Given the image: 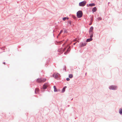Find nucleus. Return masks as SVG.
Returning <instances> with one entry per match:
<instances>
[{"label": "nucleus", "mask_w": 122, "mask_h": 122, "mask_svg": "<svg viewBox=\"0 0 122 122\" xmlns=\"http://www.w3.org/2000/svg\"><path fill=\"white\" fill-rule=\"evenodd\" d=\"M39 91V89L38 88H36L35 89V93L37 94L38 93Z\"/></svg>", "instance_id": "10"}, {"label": "nucleus", "mask_w": 122, "mask_h": 122, "mask_svg": "<svg viewBox=\"0 0 122 122\" xmlns=\"http://www.w3.org/2000/svg\"><path fill=\"white\" fill-rule=\"evenodd\" d=\"M63 31L62 30H61V31H60V33H62Z\"/></svg>", "instance_id": "24"}, {"label": "nucleus", "mask_w": 122, "mask_h": 122, "mask_svg": "<svg viewBox=\"0 0 122 122\" xmlns=\"http://www.w3.org/2000/svg\"><path fill=\"white\" fill-rule=\"evenodd\" d=\"M83 13L81 11H79L77 13V18H81L82 16Z\"/></svg>", "instance_id": "2"}, {"label": "nucleus", "mask_w": 122, "mask_h": 122, "mask_svg": "<svg viewBox=\"0 0 122 122\" xmlns=\"http://www.w3.org/2000/svg\"><path fill=\"white\" fill-rule=\"evenodd\" d=\"M76 39L75 40H74V41H76Z\"/></svg>", "instance_id": "28"}, {"label": "nucleus", "mask_w": 122, "mask_h": 122, "mask_svg": "<svg viewBox=\"0 0 122 122\" xmlns=\"http://www.w3.org/2000/svg\"><path fill=\"white\" fill-rule=\"evenodd\" d=\"M62 41H61L59 42V44H61V42H62Z\"/></svg>", "instance_id": "22"}, {"label": "nucleus", "mask_w": 122, "mask_h": 122, "mask_svg": "<svg viewBox=\"0 0 122 122\" xmlns=\"http://www.w3.org/2000/svg\"><path fill=\"white\" fill-rule=\"evenodd\" d=\"M71 22L70 21H69L68 22V23L70 25H71Z\"/></svg>", "instance_id": "18"}, {"label": "nucleus", "mask_w": 122, "mask_h": 122, "mask_svg": "<svg viewBox=\"0 0 122 122\" xmlns=\"http://www.w3.org/2000/svg\"><path fill=\"white\" fill-rule=\"evenodd\" d=\"M70 46H69V48H68L66 52H65L64 53V54H66L67 53H68V52H69L70 51Z\"/></svg>", "instance_id": "7"}, {"label": "nucleus", "mask_w": 122, "mask_h": 122, "mask_svg": "<svg viewBox=\"0 0 122 122\" xmlns=\"http://www.w3.org/2000/svg\"><path fill=\"white\" fill-rule=\"evenodd\" d=\"M66 88V86H65L62 89V92L63 93L65 91V89Z\"/></svg>", "instance_id": "15"}, {"label": "nucleus", "mask_w": 122, "mask_h": 122, "mask_svg": "<svg viewBox=\"0 0 122 122\" xmlns=\"http://www.w3.org/2000/svg\"><path fill=\"white\" fill-rule=\"evenodd\" d=\"M95 5V4H94V3H92V4H89L88 5H88H87V6H94Z\"/></svg>", "instance_id": "8"}, {"label": "nucleus", "mask_w": 122, "mask_h": 122, "mask_svg": "<svg viewBox=\"0 0 122 122\" xmlns=\"http://www.w3.org/2000/svg\"><path fill=\"white\" fill-rule=\"evenodd\" d=\"M68 18H67V19H68Z\"/></svg>", "instance_id": "31"}, {"label": "nucleus", "mask_w": 122, "mask_h": 122, "mask_svg": "<svg viewBox=\"0 0 122 122\" xmlns=\"http://www.w3.org/2000/svg\"><path fill=\"white\" fill-rule=\"evenodd\" d=\"M97 9L96 7H94L92 9V11L93 12H95L96 11Z\"/></svg>", "instance_id": "11"}, {"label": "nucleus", "mask_w": 122, "mask_h": 122, "mask_svg": "<svg viewBox=\"0 0 122 122\" xmlns=\"http://www.w3.org/2000/svg\"><path fill=\"white\" fill-rule=\"evenodd\" d=\"M91 23L89 24V25H91L92 24V19L91 20Z\"/></svg>", "instance_id": "23"}, {"label": "nucleus", "mask_w": 122, "mask_h": 122, "mask_svg": "<svg viewBox=\"0 0 122 122\" xmlns=\"http://www.w3.org/2000/svg\"><path fill=\"white\" fill-rule=\"evenodd\" d=\"M102 19L101 18V17H99L98 18V20H101Z\"/></svg>", "instance_id": "19"}, {"label": "nucleus", "mask_w": 122, "mask_h": 122, "mask_svg": "<svg viewBox=\"0 0 122 122\" xmlns=\"http://www.w3.org/2000/svg\"><path fill=\"white\" fill-rule=\"evenodd\" d=\"M86 43H82L81 45V47H82L85 46L86 45Z\"/></svg>", "instance_id": "13"}, {"label": "nucleus", "mask_w": 122, "mask_h": 122, "mask_svg": "<svg viewBox=\"0 0 122 122\" xmlns=\"http://www.w3.org/2000/svg\"><path fill=\"white\" fill-rule=\"evenodd\" d=\"M66 49V48H65L64 49L63 51H64Z\"/></svg>", "instance_id": "25"}, {"label": "nucleus", "mask_w": 122, "mask_h": 122, "mask_svg": "<svg viewBox=\"0 0 122 122\" xmlns=\"http://www.w3.org/2000/svg\"><path fill=\"white\" fill-rule=\"evenodd\" d=\"M46 80V79L45 78H39L37 79L36 82L38 83H41L45 82Z\"/></svg>", "instance_id": "3"}, {"label": "nucleus", "mask_w": 122, "mask_h": 122, "mask_svg": "<svg viewBox=\"0 0 122 122\" xmlns=\"http://www.w3.org/2000/svg\"><path fill=\"white\" fill-rule=\"evenodd\" d=\"M66 19V17H64L63 18V20H65Z\"/></svg>", "instance_id": "20"}, {"label": "nucleus", "mask_w": 122, "mask_h": 122, "mask_svg": "<svg viewBox=\"0 0 122 122\" xmlns=\"http://www.w3.org/2000/svg\"><path fill=\"white\" fill-rule=\"evenodd\" d=\"M54 91L55 92H57V89L56 88V87L55 86H54Z\"/></svg>", "instance_id": "14"}, {"label": "nucleus", "mask_w": 122, "mask_h": 122, "mask_svg": "<svg viewBox=\"0 0 122 122\" xmlns=\"http://www.w3.org/2000/svg\"><path fill=\"white\" fill-rule=\"evenodd\" d=\"M119 113L121 114H122V109L121 108H120L119 109Z\"/></svg>", "instance_id": "16"}, {"label": "nucleus", "mask_w": 122, "mask_h": 122, "mask_svg": "<svg viewBox=\"0 0 122 122\" xmlns=\"http://www.w3.org/2000/svg\"><path fill=\"white\" fill-rule=\"evenodd\" d=\"M61 33H60H60L59 34L58 36H59V35H60Z\"/></svg>", "instance_id": "26"}, {"label": "nucleus", "mask_w": 122, "mask_h": 122, "mask_svg": "<svg viewBox=\"0 0 122 122\" xmlns=\"http://www.w3.org/2000/svg\"><path fill=\"white\" fill-rule=\"evenodd\" d=\"M66 80L67 81H69L70 80V79L69 78H66Z\"/></svg>", "instance_id": "21"}, {"label": "nucleus", "mask_w": 122, "mask_h": 122, "mask_svg": "<svg viewBox=\"0 0 122 122\" xmlns=\"http://www.w3.org/2000/svg\"><path fill=\"white\" fill-rule=\"evenodd\" d=\"M59 75V74L58 73H54L53 74V76L55 78H56L58 77Z\"/></svg>", "instance_id": "6"}, {"label": "nucleus", "mask_w": 122, "mask_h": 122, "mask_svg": "<svg viewBox=\"0 0 122 122\" xmlns=\"http://www.w3.org/2000/svg\"><path fill=\"white\" fill-rule=\"evenodd\" d=\"M93 27L92 26H91L89 30V34L90 35V37H92L93 36Z\"/></svg>", "instance_id": "1"}, {"label": "nucleus", "mask_w": 122, "mask_h": 122, "mask_svg": "<svg viewBox=\"0 0 122 122\" xmlns=\"http://www.w3.org/2000/svg\"><path fill=\"white\" fill-rule=\"evenodd\" d=\"M75 44H76V43H74L73 44H74V45H75Z\"/></svg>", "instance_id": "27"}, {"label": "nucleus", "mask_w": 122, "mask_h": 122, "mask_svg": "<svg viewBox=\"0 0 122 122\" xmlns=\"http://www.w3.org/2000/svg\"><path fill=\"white\" fill-rule=\"evenodd\" d=\"M47 84H45L43 85V87L44 89H46L47 87Z\"/></svg>", "instance_id": "12"}, {"label": "nucleus", "mask_w": 122, "mask_h": 122, "mask_svg": "<svg viewBox=\"0 0 122 122\" xmlns=\"http://www.w3.org/2000/svg\"><path fill=\"white\" fill-rule=\"evenodd\" d=\"M65 44V43H64V44H63V45H64Z\"/></svg>", "instance_id": "29"}, {"label": "nucleus", "mask_w": 122, "mask_h": 122, "mask_svg": "<svg viewBox=\"0 0 122 122\" xmlns=\"http://www.w3.org/2000/svg\"><path fill=\"white\" fill-rule=\"evenodd\" d=\"M4 63V64H5V62H4V63Z\"/></svg>", "instance_id": "30"}, {"label": "nucleus", "mask_w": 122, "mask_h": 122, "mask_svg": "<svg viewBox=\"0 0 122 122\" xmlns=\"http://www.w3.org/2000/svg\"><path fill=\"white\" fill-rule=\"evenodd\" d=\"M86 1H84L80 3L79 5L80 6H84L86 5Z\"/></svg>", "instance_id": "4"}, {"label": "nucleus", "mask_w": 122, "mask_h": 122, "mask_svg": "<svg viewBox=\"0 0 122 122\" xmlns=\"http://www.w3.org/2000/svg\"><path fill=\"white\" fill-rule=\"evenodd\" d=\"M90 38L89 39H87L86 41V42H90V41H92V37H90Z\"/></svg>", "instance_id": "9"}, {"label": "nucleus", "mask_w": 122, "mask_h": 122, "mask_svg": "<svg viewBox=\"0 0 122 122\" xmlns=\"http://www.w3.org/2000/svg\"><path fill=\"white\" fill-rule=\"evenodd\" d=\"M73 77V75L71 74H70L69 75V77L70 78H71Z\"/></svg>", "instance_id": "17"}, {"label": "nucleus", "mask_w": 122, "mask_h": 122, "mask_svg": "<svg viewBox=\"0 0 122 122\" xmlns=\"http://www.w3.org/2000/svg\"><path fill=\"white\" fill-rule=\"evenodd\" d=\"M117 86H111L109 87V88L111 90H115L117 89Z\"/></svg>", "instance_id": "5"}]
</instances>
